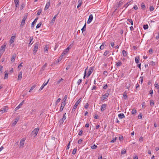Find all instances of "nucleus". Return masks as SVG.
Here are the masks:
<instances>
[{"instance_id": "0e129e2a", "label": "nucleus", "mask_w": 159, "mask_h": 159, "mask_svg": "<svg viewBox=\"0 0 159 159\" xmlns=\"http://www.w3.org/2000/svg\"><path fill=\"white\" fill-rule=\"evenodd\" d=\"M130 2V1L129 2H127L126 4H125L124 6V7L126 8L129 5V4L128 3H129Z\"/></svg>"}, {"instance_id": "4d7b16f0", "label": "nucleus", "mask_w": 159, "mask_h": 159, "mask_svg": "<svg viewBox=\"0 0 159 159\" xmlns=\"http://www.w3.org/2000/svg\"><path fill=\"white\" fill-rule=\"evenodd\" d=\"M89 106V104L87 103H86L85 105L84 106V107L85 108L87 109L88 108V107Z\"/></svg>"}, {"instance_id": "6ab92c4d", "label": "nucleus", "mask_w": 159, "mask_h": 159, "mask_svg": "<svg viewBox=\"0 0 159 159\" xmlns=\"http://www.w3.org/2000/svg\"><path fill=\"white\" fill-rule=\"evenodd\" d=\"M22 72L20 71L18 75V80H20L22 78Z\"/></svg>"}, {"instance_id": "a878e982", "label": "nucleus", "mask_w": 159, "mask_h": 159, "mask_svg": "<svg viewBox=\"0 0 159 159\" xmlns=\"http://www.w3.org/2000/svg\"><path fill=\"white\" fill-rule=\"evenodd\" d=\"M86 26V23H85L84 25L83 26V27L81 29L82 32L83 33L84 31H85Z\"/></svg>"}, {"instance_id": "7c9ffc66", "label": "nucleus", "mask_w": 159, "mask_h": 159, "mask_svg": "<svg viewBox=\"0 0 159 159\" xmlns=\"http://www.w3.org/2000/svg\"><path fill=\"white\" fill-rule=\"evenodd\" d=\"M8 76V74L7 73V71H5V77H4V79H7V78Z\"/></svg>"}, {"instance_id": "37998d69", "label": "nucleus", "mask_w": 159, "mask_h": 159, "mask_svg": "<svg viewBox=\"0 0 159 159\" xmlns=\"http://www.w3.org/2000/svg\"><path fill=\"white\" fill-rule=\"evenodd\" d=\"M77 149L76 148H75L73 149L72 151V154L73 155H75Z\"/></svg>"}, {"instance_id": "f257e3e1", "label": "nucleus", "mask_w": 159, "mask_h": 159, "mask_svg": "<svg viewBox=\"0 0 159 159\" xmlns=\"http://www.w3.org/2000/svg\"><path fill=\"white\" fill-rule=\"evenodd\" d=\"M81 99L80 98L75 103V105L74 106L72 110V111H74L76 108H77V107L79 104V103L81 102Z\"/></svg>"}, {"instance_id": "a211bd4d", "label": "nucleus", "mask_w": 159, "mask_h": 159, "mask_svg": "<svg viewBox=\"0 0 159 159\" xmlns=\"http://www.w3.org/2000/svg\"><path fill=\"white\" fill-rule=\"evenodd\" d=\"M118 117L120 119H122L125 117V116L123 113H120L118 115Z\"/></svg>"}, {"instance_id": "4be33fe9", "label": "nucleus", "mask_w": 159, "mask_h": 159, "mask_svg": "<svg viewBox=\"0 0 159 159\" xmlns=\"http://www.w3.org/2000/svg\"><path fill=\"white\" fill-rule=\"evenodd\" d=\"M135 61L136 63H138L139 61V57H135Z\"/></svg>"}, {"instance_id": "69168bd1", "label": "nucleus", "mask_w": 159, "mask_h": 159, "mask_svg": "<svg viewBox=\"0 0 159 159\" xmlns=\"http://www.w3.org/2000/svg\"><path fill=\"white\" fill-rule=\"evenodd\" d=\"M63 56H62V55L61 54V55L60 57H59V58L58 59V61H60L61 60Z\"/></svg>"}, {"instance_id": "603ef678", "label": "nucleus", "mask_w": 159, "mask_h": 159, "mask_svg": "<svg viewBox=\"0 0 159 159\" xmlns=\"http://www.w3.org/2000/svg\"><path fill=\"white\" fill-rule=\"evenodd\" d=\"M61 100V99L60 98H59L58 99H57V100L56 101V105H57V103L60 102Z\"/></svg>"}, {"instance_id": "a18cd8bd", "label": "nucleus", "mask_w": 159, "mask_h": 159, "mask_svg": "<svg viewBox=\"0 0 159 159\" xmlns=\"http://www.w3.org/2000/svg\"><path fill=\"white\" fill-rule=\"evenodd\" d=\"M149 10L151 11H152L154 10V7L153 6H150L149 7Z\"/></svg>"}, {"instance_id": "bb28decb", "label": "nucleus", "mask_w": 159, "mask_h": 159, "mask_svg": "<svg viewBox=\"0 0 159 159\" xmlns=\"http://www.w3.org/2000/svg\"><path fill=\"white\" fill-rule=\"evenodd\" d=\"M125 85L127 89H128L130 87V84L129 82H126L125 83Z\"/></svg>"}, {"instance_id": "e2e57ef3", "label": "nucleus", "mask_w": 159, "mask_h": 159, "mask_svg": "<svg viewBox=\"0 0 159 159\" xmlns=\"http://www.w3.org/2000/svg\"><path fill=\"white\" fill-rule=\"evenodd\" d=\"M107 88V84H105L103 87V88L104 89H106Z\"/></svg>"}, {"instance_id": "f8f14e48", "label": "nucleus", "mask_w": 159, "mask_h": 159, "mask_svg": "<svg viewBox=\"0 0 159 159\" xmlns=\"http://www.w3.org/2000/svg\"><path fill=\"white\" fill-rule=\"evenodd\" d=\"M27 16H25L24 18H23V19H22V21H21V24H20V25L21 26H23L25 24V20L27 18Z\"/></svg>"}, {"instance_id": "1a4fd4ad", "label": "nucleus", "mask_w": 159, "mask_h": 159, "mask_svg": "<svg viewBox=\"0 0 159 159\" xmlns=\"http://www.w3.org/2000/svg\"><path fill=\"white\" fill-rule=\"evenodd\" d=\"M107 105L106 104H102L101 107V110L102 111H104L106 108Z\"/></svg>"}, {"instance_id": "4468645a", "label": "nucleus", "mask_w": 159, "mask_h": 159, "mask_svg": "<svg viewBox=\"0 0 159 159\" xmlns=\"http://www.w3.org/2000/svg\"><path fill=\"white\" fill-rule=\"evenodd\" d=\"M15 36H12L11 37L10 40V43L11 44L12 43L14 42V40L15 38Z\"/></svg>"}, {"instance_id": "7ed1b4c3", "label": "nucleus", "mask_w": 159, "mask_h": 159, "mask_svg": "<svg viewBox=\"0 0 159 159\" xmlns=\"http://www.w3.org/2000/svg\"><path fill=\"white\" fill-rule=\"evenodd\" d=\"M39 129L38 128L34 129L32 133V135H34V137L36 136L39 131Z\"/></svg>"}, {"instance_id": "2eb2a0df", "label": "nucleus", "mask_w": 159, "mask_h": 159, "mask_svg": "<svg viewBox=\"0 0 159 159\" xmlns=\"http://www.w3.org/2000/svg\"><path fill=\"white\" fill-rule=\"evenodd\" d=\"M50 5V1H49V2H47L45 6V7L44 8V10H47V9H48L49 7V6Z\"/></svg>"}, {"instance_id": "6e6552de", "label": "nucleus", "mask_w": 159, "mask_h": 159, "mask_svg": "<svg viewBox=\"0 0 159 159\" xmlns=\"http://www.w3.org/2000/svg\"><path fill=\"white\" fill-rule=\"evenodd\" d=\"M93 71V69L91 67H90L89 70V71L87 75V77H88L91 74Z\"/></svg>"}, {"instance_id": "473e14b6", "label": "nucleus", "mask_w": 159, "mask_h": 159, "mask_svg": "<svg viewBox=\"0 0 159 159\" xmlns=\"http://www.w3.org/2000/svg\"><path fill=\"white\" fill-rule=\"evenodd\" d=\"M67 98V95H65L64 96V98L63 99V101L62 102H64L66 103V101Z\"/></svg>"}, {"instance_id": "aec40b11", "label": "nucleus", "mask_w": 159, "mask_h": 159, "mask_svg": "<svg viewBox=\"0 0 159 159\" xmlns=\"http://www.w3.org/2000/svg\"><path fill=\"white\" fill-rule=\"evenodd\" d=\"M105 42H104L103 43L102 45L100 46V49L102 50H103L104 49V46H105Z\"/></svg>"}, {"instance_id": "412c9836", "label": "nucleus", "mask_w": 159, "mask_h": 159, "mask_svg": "<svg viewBox=\"0 0 159 159\" xmlns=\"http://www.w3.org/2000/svg\"><path fill=\"white\" fill-rule=\"evenodd\" d=\"M122 54L123 56L125 57L127 56V52L125 50H123L122 52Z\"/></svg>"}, {"instance_id": "20e7f679", "label": "nucleus", "mask_w": 159, "mask_h": 159, "mask_svg": "<svg viewBox=\"0 0 159 159\" xmlns=\"http://www.w3.org/2000/svg\"><path fill=\"white\" fill-rule=\"evenodd\" d=\"M25 139L23 138L20 141V148H22L24 147L25 143Z\"/></svg>"}, {"instance_id": "9b49d317", "label": "nucleus", "mask_w": 159, "mask_h": 159, "mask_svg": "<svg viewBox=\"0 0 159 159\" xmlns=\"http://www.w3.org/2000/svg\"><path fill=\"white\" fill-rule=\"evenodd\" d=\"M66 103H65L64 102H62L61 105V106L60 107V110H59V111H62L64 107L66 105Z\"/></svg>"}, {"instance_id": "79ce46f5", "label": "nucleus", "mask_w": 159, "mask_h": 159, "mask_svg": "<svg viewBox=\"0 0 159 159\" xmlns=\"http://www.w3.org/2000/svg\"><path fill=\"white\" fill-rule=\"evenodd\" d=\"M66 113L65 112L63 114V116L62 117V118L64 119V120H65L66 118Z\"/></svg>"}, {"instance_id": "13d9d810", "label": "nucleus", "mask_w": 159, "mask_h": 159, "mask_svg": "<svg viewBox=\"0 0 159 159\" xmlns=\"http://www.w3.org/2000/svg\"><path fill=\"white\" fill-rule=\"evenodd\" d=\"M87 68H88V67H87V68L85 70V71H84V79L85 78V77L86 76V70H87Z\"/></svg>"}, {"instance_id": "423d86ee", "label": "nucleus", "mask_w": 159, "mask_h": 159, "mask_svg": "<svg viewBox=\"0 0 159 159\" xmlns=\"http://www.w3.org/2000/svg\"><path fill=\"white\" fill-rule=\"evenodd\" d=\"M8 109L7 106H5L1 109L0 111L1 112V113L2 114L4 112H7Z\"/></svg>"}, {"instance_id": "f03ea898", "label": "nucleus", "mask_w": 159, "mask_h": 159, "mask_svg": "<svg viewBox=\"0 0 159 159\" xmlns=\"http://www.w3.org/2000/svg\"><path fill=\"white\" fill-rule=\"evenodd\" d=\"M39 45V42L36 43L34 44V50H33V53L35 54L36 52L37 51L38 46Z\"/></svg>"}, {"instance_id": "f3484780", "label": "nucleus", "mask_w": 159, "mask_h": 159, "mask_svg": "<svg viewBox=\"0 0 159 159\" xmlns=\"http://www.w3.org/2000/svg\"><path fill=\"white\" fill-rule=\"evenodd\" d=\"M24 102L23 101L21 102L15 108L16 110H18L20 107L23 104Z\"/></svg>"}, {"instance_id": "c9c22d12", "label": "nucleus", "mask_w": 159, "mask_h": 159, "mask_svg": "<svg viewBox=\"0 0 159 159\" xmlns=\"http://www.w3.org/2000/svg\"><path fill=\"white\" fill-rule=\"evenodd\" d=\"M57 16V15H56L54 16V17L52 19V20H51V23H54V22L55 21V20L56 19Z\"/></svg>"}, {"instance_id": "dca6fc26", "label": "nucleus", "mask_w": 159, "mask_h": 159, "mask_svg": "<svg viewBox=\"0 0 159 159\" xmlns=\"http://www.w3.org/2000/svg\"><path fill=\"white\" fill-rule=\"evenodd\" d=\"M6 45H3L1 46L2 49H0V51L1 52H3L5 49Z\"/></svg>"}, {"instance_id": "8fccbe9b", "label": "nucleus", "mask_w": 159, "mask_h": 159, "mask_svg": "<svg viewBox=\"0 0 159 159\" xmlns=\"http://www.w3.org/2000/svg\"><path fill=\"white\" fill-rule=\"evenodd\" d=\"M83 131L82 130H80L79 131L78 135L80 136L82 135V134L83 133Z\"/></svg>"}, {"instance_id": "6e6d98bb", "label": "nucleus", "mask_w": 159, "mask_h": 159, "mask_svg": "<svg viewBox=\"0 0 159 159\" xmlns=\"http://www.w3.org/2000/svg\"><path fill=\"white\" fill-rule=\"evenodd\" d=\"M116 138H114L111 141V143H113L116 142Z\"/></svg>"}, {"instance_id": "774afa93", "label": "nucleus", "mask_w": 159, "mask_h": 159, "mask_svg": "<svg viewBox=\"0 0 159 159\" xmlns=\"http://www.w3.org/2000/svg\"><path fill=\"white\" fill-rule=\"evenodd\" d=\"M47 66V64L45 63V64L42 67V69H43H43L45 67H46Z\"/></svg>"}, {"instance_id": "052dcab7", "label": "nucleus", "mask_w": 159, "mask_h": 159, "mask_svg": "<svg viewBox=\"0 0 159 159\" xmlns=\"http://www.w3.org/2000/svg\"><path fill=\"white\" fill-rule=\"evenodd\" d=\"M2 69H3V66H0V74L1 73H2Z\"/></svg>"}, {"instance_id": "5701e85b", "label": "nucleus", "mask_w": 159, "mask_h": 159, "mask_svg": "<svg viewBox=\"0 0 159 159\" xmlns=\"http://www.w3.org/2000/svg\"><path fill=\"white\" fill-rule=\"evenodd\" d=\"M48 47L47 45H46L44 48V52L45 53H48Z\"/></svg>"}, {"instance_id": "bf43d9fd", "label": "nucleus", "mask_w": 159, "mask_h": 159, "mask_svg": "<svg viewBox=\"0 0 159 159\" xmlns=\"http://www.w3.org/2000/svg\"><path fill=\"white\" fill-rule=\"evenodd\" d=\"M24 6H25L24 4L23 3L21 5V6L20 7V10H22Z\"/></svg>"}, {"instance_id": "4c0bfd02", "label": "nucleus", "mask_w": 159, "mask_h": 159, "mask_svg": "<svg viewBox=\"0 0 159 159\" xmlns=\"http://www.w3.org/2000/svg\"><path fill=\"white\" fill-rule=\"evenodd\" d=\"M15 58H16V56H13L11 57V62H14L15 60Z\"/></svg>"}, {"instance_id": "9d476101", "label": "nucleus", "mask_w": 159, "mask_h": 159, "mask_svg": "<svg viewBox=\"0 0 159 159\" xmlns=\"http://www.w3.org/2000/svg\"><path fill=\"white\" fill-rule=\"evenodd\" d=\"M93 19V16L92 14H90L89 18V19L87 21V23L89 24L92 21Z\"/></svg>"}, {"instance_id": "a19ab883", "label": "nucleus", "mask_w": 159, "mask_h": 159, "mask_svg": "<svg viewBox=\"0 0 159 159\" xmlns=\"http://www.w3.org/2000/svg\"><path fill=\"white\" fill-rule=\"evenodd\" d=\"M98 146L95 144H94L93 146H92L91 147V148L93 149H94L97 148Z\"/></svg>"}, {"instance_id": "ea45409f", "label": "nucleus", "mask_w": 159, "mask_h": 159, "mask_svg": "<svg viewBox=\"0 0 159 159\" xmlns=\"http://www.w3.org/2000/svg\"><path fill=\"white\" fill-rule=\"evenodd\" d=\"M148 27V25H145L143 26V28L145 30L147 29Z\"/></svg>"}, {"instance_id": "5fc2aeb1", "label": "nucleus", "mask_w": 159, "mask_h": 159, "mask_svg": "<svg viewBox=\"0 0 159 159\" xmlns=\"http://www.w3.org/2000/svg\"><path fill=\"white\" fill-rule=\"evenodd\" d=\"M34 88H35V86H32L31 87V89H30V90H29V92H31L34 89Z\"/></svg>"}, {"instance_id": "c03bdc74", "label": "nucleus", "mask_w": 159, "mask_h": 159, "mask_svg": "<svg viewBox=\"0 0 159 159\" xmlns=\"http://www.w3.org/2000/svg\"><path fill=\"white\" fill-rule=\"evenodd\" d=\"M41 24H42V23L41 22L39 23L37 25V26H36V28L37 29V28H39L41 26Z\"/></svg>"}, {"instance_id": "0eeeda50", "label": "nucleus", "mask_w": 159, "mask_h": 159, "mask_svg": "<svg viewBox=\"0 0 159 159\" xmlns=\"http://www.w3.org/2000/svg\"><path fill=\"white\" fill-rule=\"evenodd\" d=\"M69 49L70 48L69 47H67L66 49H65L61 54L62 56H64L69 51Z\"/></svg>"}, {"instance_id": "39448f33", "label": "nucleus", "mask_w": 159, "mask_h": 159, "mask_svg": "<svg viewBox=\"0 0 159 159\" xmlns=\"http://www.w3.org/2000/svg\"><path fill=\"white\" fill-rule=\"evenodd\" d=\"M109 96V93H106L101 97V101H103L104 100L107 99V98Z\"/></svg>"}, {"instance_id": "338daca9", "label": "nucleus", "mask_w": 159, "mask_h": 159, "mask_svg": "<svg viewBox=\"0 0 159 159\" xmlns=\"http://www.w3.org/2000/svg\"><path fill=\"white\" fill-rule=\"evenodd\" d=\"M143 140V138L142 137H140L139 139V141L141 142H142Z\"/></svg>"}, {"instance_id": "e433bc0d", "label": "nucleus", "mask_w": 159, "mask_h": 159, "mask_svg": "<svg viewBox=\"0 0 159 159\" xmlns=\"http://www.w3.org/2000/svg\"><path fill=\"white\" fill-rule=\"evenodd\" d=\"M127 20L132 25H133V23L132 20L131 19H128Z\"/></svg>"}, {"instance_id": "f704fd0d", "label": "nucleus", "mask_w": 159, "mask_h": 159, "mask_svg": "<svg viewBox=\"0 0 159 159\" xmlns=\"http://www.w3.org/2000/svg\"><path fill=\"white\" fill-rule=\"evenodd\" d=\"M126 150L125 149H122L121 150V154H125L126 153Z\"/></svg>"}, {"instance_id": "b1692460", "label": "nucleus", "mask_w": 159, "mask_h": 159, "mask_svg": "<svg viewBox=\"0 0 159 159\" xmlns=\"http://www.w3.org/2000/svg\"><path fill=\"white\" fill-rule=\"evenodd\" d=\"M82 0H78V3H79L78 5L77 6V8H79L81 5Z\"/></svg>"}, {"instance_id": "864d4df0", "label": "nucleus", "mask_w": 159, "mask_h": 159, "mask_svg": "<svg viewBox=\"0 0 159 159\" xmlns=\"http://www.w3.org/2000/svg\"><path fill=\"white\" fill-rule=\"evenodd\" d=\"M143 115L141 113H140L138 117L139 119H141Z\"/></svg>"}, {"instance_id": "393cba45", "label": "nucleus", "mask_w": 159, "mask_h": 159, "mask_svg": "<svg viewBox=\"0 0 159 159\" xmlns=\"http://www.w3.org/2000/svg\"><path fill=\"white\" fill-rule=\"evenodd\" d=\"M122 63L120 61H119L118 62H116V65L118 66H121L122 65Z\"/></svg>"}, {"instance_id": "c85d7f7f", "label": "nucleus", "mask_w": 159, "mask_h": 159, "mask_svg": "<svg viewBox=\"0 0 159 159\" xmlns=\"http://www.w3.org/2000/svg\"><path fill=\"white\" fill-rule=\"evenodd\" d=\"M38 18H36L34 20V21L32 23L31 25L33 27L34 25L35 24L37 21V20Z\"/></svg>"}, {"instance_id": "ddd939ff", "label": "nucleus", "mask_w": 159, "mask_h": 159, "mask_svg": "<svg viewBox=\"0 0 159 159\" xmlns=\"http://www.w3.org/2000/svg\"><path fill=\"white\" fill-rule=\"evenodd\" d=\"M14 2L15 4V10H16L17 8L19 6V0H14Z\"/></svg>"}, {"instance_id": "de8ad7c7", "label": "nucleus", "mask_w": 159, "mask_h": 159, "mask_svg": "<svg viewBox=\"0 0 159 159\" xmlns=\"http://www.w3.org/2000/svg\"><path fill=\"white\" fill-rule=\"evenodd\" d=\"M150 65L152 66H154L155 65V62L152 61L150 62Z\"/></svg>"}, {"instance_id": "3c124183", "label": "nucleus", "mask_w": 159, "mask_h": 159, "mask_svg": "<svg viewBox=\"0 0 159 159\" xmlns=\"http://www.w3.org/2000/svg\"><path fill=\"white\" fill-rule=\"evenodd\" d=\"M82 81V80L81 79H79L77 82V84L79 85Z\"/></svg>"}, {"instance_id": "c756f323", "label": "nucleus", "mask_w": 159, "mask_h": 159, "mask_svg": "<svg viewBox=\"0 0 159 159\" xmlns=\"http://www.w3.org/2000/svg\"><path fill=\"white\" fill-rule=\"evenodd\" d=\"M125 93L126 91H125L123 94V97H124L125 99L126 100L127 99L128 97Z\"/></svg>"}, {"instance_id": "680f3d73", "label": "nucleus", "mask_w": 159, "mask_h": 159, "mask_svg": "<svg viewBox=\"0 0 159 159\" xmlns=\"http://www.w3.org/2000/svg\"><path fill=\"white\" fill-rule=\"evenodd\" d=\"M150 105L151 106L152 105H154V101L153 100H150Z\"/></svg>"}, {"instance_id": "72a5a7b5", "label": "nucleus", "mask_w": 159, "mask_h": 159, "mask_svg": "<svg viewBox=\"0 0 159 159\" xmlns=\"http://www.w3.org/2000/svg\"><path fill=\"white\" fill-rule=\"evenodd\" d=\"M18 121V119H15V120L13 122V125H16V124L17 122Z\"/></svg>"}, {"instance_id": "2f4dec72", "label": "nucleus", "mask_w": 159, "mask_h": 159, "mask_svg": "<svg viewBox=\"0 0 159 159\" xmlns=\"http://www.w3.org/2000/svg\"><path fill=\"white\" fill-rule=\"evenodd\" d=\"M109 53V51L106 50L103 53V55L105 56H106Z\"/></svg>"}, {"instance_id": "58836bf2", "label": "nucleus", "mask_w": 159, "mask_h": 159, "mask_svg": "<svg viewBox=\"0 0 159 159\" xmlns=\"http://www.w3.org/2000/svg\"><path fill=\"white\" fill-rule=\"evenodd\" d=\"M64 121V120L62 118H61L59 120V122L60 123V124H63Z\"/></svg>"}, {"instance_id": "09e8293b", "label": "nucleus", "mask_w": 159, "mask_h": 159, "mask_svg": "<svg viewBox=\"0 0 159 159\" xmlns=\"http://www.w3.org/2000/svg\"><path fill=\"white\" fill-rule=\"evenodd\" d=\"M42 10L41 9H39L38 11V12L37 13V15H39L40 13H41Z\"/></svg>"}, {"instance_id": "cd10ccee", "label": "nucleus", "mask_w": 159, "mask_h": 159, "mask_svg": "<svg viewBox=\"0 0 159 159\" xmlns=\"http://www.w3.org/2000/svg\"><path fill=\"white\" fill-rule=\"evenodd\" d=\"M141 7L142 9L145 10L146 7L144 3L142 2L141 4Z\"/></svg>"}, {"instance_id": "49530a36", "label": "nucleus", "mask_w": 159, "mask_h": 159, "mask_svg": "<svg viewBox=\"0 0 159 159\" xmlns=\"http://www.w3.org/2000/svg\"><path fill=\"white\" fill-rule=\"evenodd\" d=\"M136 113V110L135 109H133L131 111V113L132 114H134Z\"/></svg>"}]
</instances>
